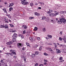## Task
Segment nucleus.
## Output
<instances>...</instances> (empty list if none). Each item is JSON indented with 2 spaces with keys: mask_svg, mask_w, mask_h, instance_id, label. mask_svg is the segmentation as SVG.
Here are the masks:
<instances>
[{
  "mask_svg": "<svg viewBox=\"0 0 66 66\" xmlns=\"http://www.w3.org/2000/svg\"><path fill=\"white\" fill-rule=\"evenodd\" d=\"M18 36L19 37H21L22 38H24V36H23L21 34L19 35Z\"/></svg>",
  "mask_w": 66,
  "mask_h": 66,
  "instance_id": "nucleus-13",
  "label": "nucleus"
},
{
  "mask_svg": "<svg viewBox=\"0 0 66 66\" xmlns=\"http://www.w3.org/2000/svg\"><path fill=\"white\" fill-rule=\"evenodd\" d=\"M2 9V10H3V11H4V12H5V13H6V14H7V11H6V9H5V8H3V9Z\"/></svg>",
  "mask_w": 66,
  "mask_h": 66,
  "instance_id": "nucleus-16",
  "label": "nucleus"
},
{
  "mask_svg": "<svg viewBox=\"0 0 66 66\" xmlns=\"http://www.w3.org/2000/svg\"><path fill=\"white\" fill-rule=\"evenodd\" d=\"M48 37H49L50 38H52V36L50 35H48Z\"/></svg>",
  "mask_w": 66,
  "mask_h": 66,
  "instance_id": "nucleus-45",
  "label": "nucleus"
},
{
  "mask_svg": "<svg viewBox=\"0 0 66 66\" xmlns=\"http://www.w3.org/2000/svg\"><path fill=\"white\" fill-rule=\"evenodd\" d=\"M45 38H46V39H48V37H45Z\"/></svg>",
  "mask_w": 66,
  "mask_h": 66,
  "instance_id": "nucleus-64",
  "label": "nucleus"
},
{
  "mask_svg": "<svg viewBox=\"0 0 66 66\" xmlns=\"http://www.w3.org/2000/svg\"><path fill=\"white\" fill-rule=\"evenodd\" d=\"M23 44L21 43H17V47L19 49H20L23 46Z\"/></svg>",
  "mask_w": 66,
  "mask_h": 66,
  "instance_id": "nucleus-3",
  "label": "nucleus"
},
{
  "mask_svg": "<svg viewBox=\"0 0 66 66\" xmlns=\"http://www.w3.org/2000/svg\"><path fill=\"white\" fill-rule=\"evenodd\" d=\"M10 55H11V56H13V55H14V54H13V53L12 52L11 53H10Z\"/></svg>",
  "mask_w": 66,
  "mask_h": 66,
  "instance_id": "nucleus-42",
  "label": "nucleus"
},
{
  "mask_svg": "<svg viewBox=\"0 0 66 66\" xmlns=\"http://www.w3.org/2000/svg\"><path fill=\"white\" fill-rule=\"evenodd\" d=\"M54 13H56L55 14L54 13H50L49 14V16H56V15H59V12H57L56 11H54Z\"/></svg>",
  "mask_w": 66,
  "mask_h": 66,
  "instance_id": "nucleus-2",
  "label": "nucleus"
},
{
  "mask_svg": "<svg viewBox=\"0 0 66 66\" xmlns=\"http://www.w3.org/2000/svg\"><path fill=\"white\" fill-rule=\"evenodd\" d=\"M26 44L27 45V46H29V44L28 43H26Z\"/></svg>",
  "mask_w": 66,
  "mask_h": 66,
  "instance_id": "nucleus-50",
  "label": "nucleus"
},
{
  "mask_svg": "<svg viewBox=\"0 0 66 66\" xmlns=\"http://www.w3.org/2000/svg\"><path fill=\"white\" fill-rule=\"evenodd\" d=\"M10 53H5L6 54H7V55H10Z\"/></svg>",
  "mask_w": 66,
  "mask_h": 66,
  "instance_id": "nucleus-43",
  "label": "nucleus"
},
{
  "mask_svg": "<svg viewBox=\"0 0 66 66\" xmlns=\"http://www.w3.org/2000/svg\"><path fill=\"white\" fill-rule=\"evenodd\" d=\"M33 38H30V41H31V42H33Z\"/></svg>",
  "mask_w": 66,
  "mask_h": 66,
  "instance_id": "nucleus-38",
  "label": "nucleus"
},
{
  "mask_svg": "<svg viewBox=\"0 0 66 66\" xmlns=\"http://www.w3.org/2000/svg\"><path fill=\"white\" fill-rule=\"evenodd\" d=\"M59 40H60V41H62V38L60 37L59 38Z\"/></svg>",
  "mask_w": 66,
  "mask_h": 66,
  "instance_id": "nucleus-37",
  "label": "nucleus"
},
{
  "mask_svg": "<svg viewBox=\"0 0 66 66\" xmlns=\"http://www.w3.org/2000/svg\"><path fill=\"white\" fill-rule=\"evenodd\" d=\"M5 22H6L7 23H8L9 22L8 21H5Z\"/></svg>",
  "mask_w": 66,
  "mask_h": 66,
  "instance_id": "nucleus-60",
  "label": "nucleus"
},
{
  "mask_svg": "<svg viewBox=\"0 0 66 66\" xmlns=\"http://www.w3.org/2000/svg\"><path fill=\"white\" fill-rule=\"evenodd\" d=\"M34 5H33V3H31L30 4V5L31 6H33Z\"/></svg>",
  "mask_w": 66,
  "mask_h": 66,
  "instance_id": "nucleus-27",
  "label": "nucleus"
},
{
  "mask_svg": "<svg viewBox=\"0 0 66 66\" xmlns=\"http://www.w3.org/2000/svg\"><path fill=\"white\" fill-rule=\"evenodd\" d=\"M35 56V54H32L31 55V56L32 57H34Z\"/></svg>",
  "mask_w": 66,
  "mask_h": 66,
  "instance_id": "nucleus-34",
  "label": "nucleus"
},
{
  "mask_svg": "<svg viewBox=\"0 0 66 66\" xmlns=\"http://www.w3.org/2000/svg\"><path fill=\"white\" fill-rule=\"evenodd\" d=\"M44 61L45 62H48V60H47L44 59Z\"/></svg>",
  "mask_w": 66,
  "mask_h": 66,
  "instance_id": "nucleus-39",
  "label": "nucleus"
},
{
  "mask_svg": "<svg viewBox=\"0 0 66 66\" xmlns=\"http://www.w3.org/2000/svg\"><path fill=\"white\" fill-rule=\"evenodd\" d=\"M56 50L57 53H61V51H60V50H59L57 49H56Z\"/></svg>",
  "mask_w": 66,
  "mask_h": 66,
  "instance_id": "nucleus-8",
  "label": "nucleus"
},
{
  "mask_svg": "<svg viewBox=\"0 0 66 66\" xmlns=\"http://www.w3.org/2000/svg\"><path fill=\"white\" fill-rule=\"evenodd\" d=\"M38 9L40 10V9H41V7H38Z\"/></svg>",
  "mask_w": 66,
  "mask_h": 66,
  "instance_id": "nucleus-61",
  "label": "nucleus"
},
{
  "mask_svg": "<svg viewBox=\"0 0 66 66\" xmlns=\"http://www.w3.org/2000/svg\"><path fill=\"white\" fill-rule=\"evenodd\" d=\"M16 57H17V56H14L13 58H14V59H16Z\"/></svg>",
  "mask_w": 66,
  "mask_h": 66,
  "instance_id": "nucleus-51",
  "label": "nucleus"
},
{
  "mask_svg": "<svg viewBox=\"0 0 66 66\" xmlns=\"http://www.w3.org/2000/svg\"><path fill=\"white\" fill-rule=\"evenodd\" d=\"M62 33H63V32L62 31L60 32V34H61H61H62Z\"/></svg>",
  "mask_w": 66,
  "mask_h": 66,
  "instance_id": "nucleus-52",
  "label": "nucleus"
},
{
  "mask_svg": "<svg viewBox=\"0 0 66 66\" xmlns=\"http://www.w3.org/2000/svg\"><path fill=\"white\" fill-rule=\"evenodd\" d=\"M34 17L32 16L29 17V19L30 20L32 19H34Z\"/></svg>",
  "mask_w": 66,
  "mask_h": 66,
  "instance_id": "nucleus-31",
  "label": "nucleus"
},
{
  "mask_svg": "<svg viewBox=\"0 0 66 66\" xmlns=\"http://www.w3.org/2000/svg\"><path fill=\"white\" fill-rule=\"evenodd\" d=\"M9 22H11V20H10L9 19Z\"/></svg>",
  "mask_w": 66,
  "mask_h": 66,
  "instance_id": "nucleus-59",
  "label": "nucleus"
},
{
  "mask_svg": "<svg viewBox=\"0 0 66 66\" xmlns=\"http://www.w3.org/2000/svg\"><path fill=\"white\" fill-rule=\"evenodd\" d=\"M56 21L58 22V24H61L62 23V22L64 23H66V20L64 18H62L60 19L56 18Z\"/></svg>",
  "mask_w": 66,
  "mask_h": 66,
  "instance_id": "nucleus-1",
  "label": "nucleus"
},
{
  "mask_svg": "<svg viewBox=\"0 0 66 66\" xmlns=\"http://www.w3.org/2000/svg\"><path fill=\"white\" fill-rule=\"evenodd\" d=\"M61 14H63L64 13V11H62L61 12Z\"/></svg>",
  "mask_w": 66,
  "mask_h": 66,
  "instance_id": "nucleus-40",
  "label": "nucleus"
},
{
  "mask_svg": "<svg viewBox=\"0 0 66 66\" xmlns=\"http://www.w3.org/2000/svg\"><path fill=\"white\" fill-rule=\"evenodd\" d=\"M44 65H47V63L46 62H45L44 63Z\"/></svg>",
  "mask_w": 66,
  "mask_h": 66,
  "instance_id": "nucleus-54",
  "label": "nucleus"
},
{
  "mask_svg": "<svg viewBox=\"0 0 66 66\" xmlns=\"http://www.w3.org/2000/svg\"><path fill=\"white\" fill-rule=\"evenodd\" d=\"M63 51L64 53H66V49H65V48L63 49Z\"/></svg>",
  "mask_w": 66,
  "mask_h": 66,
  "instance_id": "nucleus-29",
  "label": "nucleus"
},
{
  "mask_svg": "<svg viewBox=\"0 0 66 66\" xmlns=\"http://www.w3.org/2000/svg\"><path fill=\"white\" fill-rule=\"evenodd\" d=\"M44 54L45 55H47V54H46V53H44Z\"/></svg>",
  "mask_w": 66,
  "mask_h": 66,
  "instance_id": "nucleus-53",
  "label": "nucleus"
},
{
  "mask_svg": "<svg viewBox=\"0 0 66 66\" xmlns=\"http://www.w3.org/2000/svg\"><path fill=\"white\" fill-rule=\"evenodd\" d=\"M13 43L12 42H7L6 43V44L8 45H11V44H12Z\"/></svg>",
  "mask_w": 66,
  "mask_h": 66,
  "instance_id": "nucleus-9",
  "label": "nucleus"
},
{
  "mask_svg": "<svg viewBox=\"0 0 66 66\" xmlns=\"http://www.w3.org/2000/svg\"><path fill=\"white\" fill-rule=\"evenodd\" d=\"M5 27V29H7V28H9V27H8V26L7 24H5L4 26L3 25H1V26H0V28H4Z\"/></svg>",
  "mask_w": 66,
  "mask_h": 66,
  "instance_id": "nucleus-5",
  "label": "nucleus"
},
{
  "mask_svg": "<svg viewBox=\"0 0 66 66\" xmlns=\"http://www.w3.org/2000/svg\"><path fill=\"white\" fill-rule=\"evenodd\" d=\"M39 50L40 51L42 50V47H40L39 48Z\"/></svg>",
  "mask_w": 66,
  "mask_h": 66,
  "instance_id": "nucleus-46",
  "label": "nucleus"
},
{
  "mask_svg": "<svg viewBox=\"0 0 66 66\" xmlns=\"http://www.w3.org/2000/svg\"><path fill=\"white\" fill-rule=\"evenodd\" d=\"M16 38H15V37H13L12 39V41L13 42H15L16 40Z\"/></svg>",
  "mask_w": 66,
  "mask_h": 66,
  "instance_id": "nucleus-10",
  "label": "nucleus"
},
{
  "mask_svg": "<svg viewBox=\"0 0 66 66\" xmlns=\"http://www.w3.org/2000/svg\"><path fill=\"white\" fill-rule=\"evenodd\" d=\"M22 27H24V29H27V27L26 26V25L25 24L22 25Z\"/></svg>",
  "mask_w": 66,
  "mask_h": 66,
  "instance_id": "nucleus-17",
  "label": "nucleus"
},
{
  "mask_svg": "<svg viewBox=\"0 0 66 66\" xmlns=\"http://www.w3.org/2000/svg\"><path fill=\"white\" fill-rule=\"evenodd\" d=\"M38 66V63H36V64H35V66Z\"/></svg>",
  "mask_w": 66,
  "mask_h": 66,
  "instance_id": "nucleus-48",
  "label": "nucleus"
},
{
  "mask_svg": "<svg viewBox=\"0 0 66 66\" xmlns=\"http://www.w3.org/2000/svg\"><path fill=\"white\" fill-rule=\"evenodd\" d=\"M35 31H37V28L36 27H35L34 28Z\"/></svg>",
  "mask_w": 66,
  "mask_h": 66,
  "instance_id": "nucleus-36",
  "label": "nucleus"
},
{
  "mask_svg": "<svg viewBox=\"0 0 66 66\" xmlns=\"http://www.w3.org/2000/svg\"><path fill=\"white\" fill-rule=\"evenodd\" d=\"M14 5V4L13 3H11L10 4V5L9 6V7H10V6H12Z\"/></svg>",
  "mask_w": 66,
  "mask_h": 66,
  "instance_id": "nucleus-14",
  "label": "nucleus"
},
{
  "mask_svg": "<svg viewBox=\"0 0 66 66\" xmlns=\"http://www.w3.org/2000/svg\"><path fill=\"white\" fill-rule=\"evenodd\" d=\"M51 12H52V11L50 10V11H48L47 12V14H50Z\"/></svg>",
  "mask_w": 66,
  "mask_h": 66,
  "instance_id": "nucleus-23",
  "label": "nucleus"
},
{
  "mask_svg": "<svg viewBox=\"0 0 66 66\" xmlns=\"http://www.w3.org/2000/svg\"><path fill=\"white\" fill-rule=\"evenodd\" d=\"M1 62L2 63V65H4V63L3 62V60H1Z\"/></svg>",
  "mask_w": 66,
  "mask_h": 66,
  "instance_id": "nucleus-26",
  "label": "nucleus"
},
{
  "mask_svg": "<svg viewBox=\"0 0 66 66\" xmlns=\"http://www.w3.org/2000/svg\"><path fill=\"white\" fill-rule=\"evenodd\" d=\"M10 52H12L13 54H14V55H16V51L13 50H11L10 51Z\"/></svg>",
  "mask_w": 66,
  "mask_h": 66,
  "instance_id": "nucleus-6",
  "label": "nucleus"
},
{
  "mask_svg": "<svg viewBox=\"0 0 66 66\" xmlns=\"http://www.w3.org/2000/svg\"><path fill=\"white\" fill-rule=\"evenodd\" d=\"M59 60H62L60 61V62H62L63 61H64V60H63V57H60L59 58Z\"/></svg>",
  "mask_w": 66,
  "mask_h": 66,
  "instance_id": "nucleus-12",
  "label": "nucleus"
},
{
  "mask_svg": "<svg viewBox=\"0 0 66 66\" xmlns=\"http://www.w3.org/2000/svg\"><path fill=\"white\" fill-rule=\"evenodd\" d=\"M34 48H36L37 47H38V45H35L34 46Z\"/></svg>",
  "mask_w": 66,
  "mask_h": 66,
  "instance_id": "nucleus-30",
  "label": "nucleus"
},
{
  "mask_svg": "<svg viewBox=\"0 0 66 66\" xmlns=\"http://www.w3.org/2000/svg\"><path fill=\"white\" fill-rule=\"evenodd\" d=\"M6 62H9V60H6Z\"/></svg>",
  "mask_w": 66,
  "mask_h": 66,
  "instance_id": "nucleus-63",
  "label": "nucleus"
},
{
  "mask_svg": "<svg viewBox=\"0 0 66 66\" xmlns=\"http://www.w3.org/2000/svg\"><path fill=\"white\" fill-rule=\"evenodd\" d=\"M5 66H7V63H5Z\"/></svg>",
  "mask_w": 66,
  "mask_h": 66,
  "instance_id": "nucleus-58",
  "label": "nucleus"
},
{
  "mask_svg": "<svg viewBox=\"0 0 66 66\" xmlns=\"http://www.w3.org/2000/svg\"><path fill=\"white\" fill-rule=\"evenodd\" d=\"M46 18V17H45V16H43L42 18V20H45V19Z\"/></svg>",
  "mask_w": 66,
  "mask_h": 66,
  "instance_id": "nucleus-33",
  "label": "nucleus"
},
{
  "mask_svg": "<svg viewBox=\"0 0 66 66\" xmlns=\"http://www.w3.org/2000/svg\"><path fill=\"white\" fill-rule=\"evenodd\" d=\"M64 43H66V39H65L63 40Z\"/></svg>",
  "mask_w": 66,
  "mask_h": 66,
  "instance_id": "nucleus-55",
  "label": "nucleus"
},
{
  "mask_svg": "<svg viewBox=\"0 0 66 66\" xmlns=\"http://www.w3.org/2000/svg\"><path fill=\"white\" fill-rule=\"evenodd\" d=\"M17 34L16 33H14L13 34V35L12 36V37H13L16 38V37H17Z\"/></svg>",
  "mask_w": 66,
  "mask_h": 66,
  "instance_id": "nucleus-7",
  "label": "nucleus"
},
{
  "mask_svg": "<svg viewBox=\"0 0 66 66\" xmlns=\"http://www.w3.org/2000/svg\"><path fill=\"white\" fill-rule=\"evenodd\" d=\"M10 26L12 28H13V27H14V26L12 24H9Z\"/></svg>",
  "mask_w": 66,
  "mask_h": 66,
  "instance_id": "nucleus-24",
  "label": "nucleus"
},
{
  "mask_svg": "<svg viewBox=\"0 0 66 66\" xmlns=\"http://www.w3.org/2000/svg\"><path fill=\"white\" fill-rule=\"evenodd\" d=\"M39 54V52L38 51H36L35 52V55H37Z\"/></svg>",
  "mask_w": 66,
  "mask_h": 66,
  "instance_id": "nucleus-20",
  "label": "nucleus"
},
{
  "mask_svg": "<svg viewBox=\"0 0 66 66\" xmlns=\"http://www.w3.org/2000/svg\"><path fill=\"white\" fill-rule=\"evenodd\" d=\"M37 39L38 40H40V38L39 37H38L37 38Z\"/></svg>",
  "mask_w": 66,
  "mask_h": 66,
  "instance_id": "nucleus-41",
  "label": "nucleus"
},
{
  "mask_svg": "<svg viewBox=\"0 0 66 66\" xmlns=\"http://www.w3.org/2000/svg\"><path fill=\"white\" fill-rule=\"evenodd\" d=\"M49 49H50L51 50H50V51H53V50H52V49H51V48H49Z\"/></svg>",
  "mask_w": 66,
  "mask_h": 66,
  "instance_id": "nucleus-56",
  "label": "nucleus"
},
{
  "mask_svg": "<svg viewBox=\"0 0 66 66\" xmlns=\"http://www.w3.org/2000/svg\"><path fill=\"white\" fill-rule=\"evenodd\" d=\"M21 58H23V59H24V57H26L23 55H22L21 56Z\"/></svg>",
  "mask_w": 66,
  "mask_h": 66,
  "instance_id": "nucleus-35",
  "label": "nucleus"
},
{
  "mask_svg": "<svg viewBox=\"0 0 66 66\" xmlns=\"http://www.w3.org/2000/svg\"><path fill=\"white\" fill-rule=\"evenodd\" d=\"M48 45H49L50 46L51 45H52V44L51 43H49L48 44Z\"/></svg>",
  "mask_w": 66,
  "mask_h": 66,
  "instance_id": "nucleus-49",
  "label": "nucleus"
},
{
  "mask_svg": "<svg viewBox=\"0 0 66 66\" xmlns=\"http://www.w3.org/2000/svg\"><path fill=\"white\" fill-rule=\"evenodd\" d=\"M26 0H21V3L24 5H27V4H28V2H26Z\"/></svg>",
  "mask_w": 66,
  "mask_h": 66,
  "instance_id": "nucleus-4",
  "label": "nucleus"
},
{
  "mask_svg": "<svg viewBox=\"0 0 66 66\" xmlns=\"http://www.w3.org/2000/svg\"><path fill=\"white\" fill-rule=\"evenodd\" d=\"M35 15L36 16H39V13H37V12H35Z\"/></svg>",
  "mask_w": 66,
  "mask_h": 66,
  "instance_id": "nucleus-18",
  "label": "nucleus"
},
{
  "mask_svg": "<svg viewBox=\"0 0 66 66\" xmlns=\"http://www.w3.org/2000/svg\"><path fill=\"white\" fill-rule=\"evenodd\" d=\"M13 32H16V30H13Z\"/></svg>",
  "mask_w": 66,
  "mask_h": 66,
  "instance_id": "nucleus-57",
  "label": "nucleus"
},
{
  "mask_svg": "<svg viewBox=\"0 0 66 66\" xmlns=\"http://www.w3.org/2000/svg\"><path fill=\"white\" fill-rule=\"evenodd\" d=\"M39 66H43V64H40L39 65Z\"/></svg>",
  "mask_w": 66,
  "mask_h": 66,
  "instance_id": "nucleus-62",
  "label": "nucleus"
},
{
  "mask_svg": "<svg viewBox=\"0 0 66 66\" xmlns=\"http://www.w3.org/2000/svg\"><path fill=\"white\" fill-rule=\"evenodd\" d=\"M7 16L9 18H11V15L10 14H7Z\"/></svg>",
  "mask_w": 66,
  "mask_h": 66,
  "instance_id": "nucleus-28",
  "label": "nucleus"
},
{
  "mask_svg": "<svg viewBox=\"0 0 66 66\" xmlns=\"http://www.w3.org/2000/svg\"><path fill=\"white\" fill-rule=\"evenodd\" d=\"M49 19H50V18L49 17H47L45 18V21L47 22H48L49 21Z\"/></svg>",
  "mask_w": 66,
  "mask_h": 66,
  "instance_id": "nucleus-11",
  "label": "nucleus"
},
{
  "mask_svg": "<svg viewBox=\"0 0 66 66\" xmlns=\"http://www.w3.org/2000/svg\"><path fill=\"white\" fill-rule=\"evenodd\" d=\"M26 33V31L24 30L23 31L22 34H25Z\"/></svg>",
  "mask_w": 66,
  "mask_h": 66,
  "instance_id": "nucleus-32",
  "label": "nucleus"
},
{
  "mask_svg": "<svg viewBox=\"0 0 66 66\" xmlns=\"http://www.w3.org/2000/svg\"><path fill=\"white\" fill-rule=\"evenodd\" d=\"M9 30H10L9 31V32H12L13 33L14 30H13V29H9Z\"/></svg>",
  "mask_w": 66,
  "mask_h": 66,
  "instance_id": "nucleus-19",
  "label": "nucleus"
},
{
  "mask_svg": "<svg viewBox=\"0 0 66 66\" xmlns=\"http://www.w3.org/2000/svg\"><path fill=\"white\" fill-rule=\"evenodd\" d=\"M51 22H52L53 23H56V21L55 20H51Z\"/></svg>",
  "mask_w": 66,
  "mask_h": 66,
  "instance_id": "nucleus-15",
  "label": "nucleus"
},
{
  "mask_svg": "<svg viewBox=\"0 0 66 66\" xmlns=\"http://www.w3.org/2000/svg\"><path fill=\"white\" fill-rule=\"evenodd\" d=\"M42 30L43 32H45L46 31V29L45 28L42 29Z\"/></svg>",
  "mask_w": 66,
  "mask_h": 66,
  "instance_id": "nucleus-21",
  "label": "nucleus"
},
{
  "mask_svg": "<svg viewBox=\"0 0 66 66\" xmlns=\"http://www.w3.org/2000/svg\"><path fill=\"white\" fill-rule=\"evenodd\" d=\"M22 50H25V47H23L22 49Z\"/></svg>",
  "mask_w": 66,
  "mask_h": 66,
  "instance_id": "nucleus-47",
  "label": "nucleus"
},
{
  "mask_svg": "<svg viewBox=\"0 0 66 66\" xmlns=\"http://www.w3.org/2000/svg\"><path fill=\"white\" fill-rule=\"evenodd\" d=\"M12 10H13V7H10L9 8V11L11 12Z\"/></svg>",
  "mask_w": 66,
  "mask_h": 66,
  "instance_id": "nucleus-22",
  "label": "nucleus"
},
{
  "mask_svg": "<svg viewBox=\"0 0 66 66\" xmlns=\"http://www.w3.org/2000/svg\"><path fill=\"white\" fill-rule=\"evenodd\" d=\"M5 20H6L5 21H8V19L6 18H4Z\"/></svg>",
  "mask_w": 66,
  "mask_h": 66,
  "instance_id": "nucleus-44",
  "label": "nucleus"
},
{
  "mask_svg": "<svg viewBox=\"0 0 66 66\" xmlns=\"http://www.w3.org/2000/svg\"><path fill=\"white\" fill-rule=\"evenodd\" d=\"M23 60L24 61V63H27V61H26V58L24 57L23 59Z\"/></svg>",
  "mask_w": 66,
  "mask_h": 66,
  "instance_id": "nucleus-25",
  "label": "nucleus"
}]
</instances>
